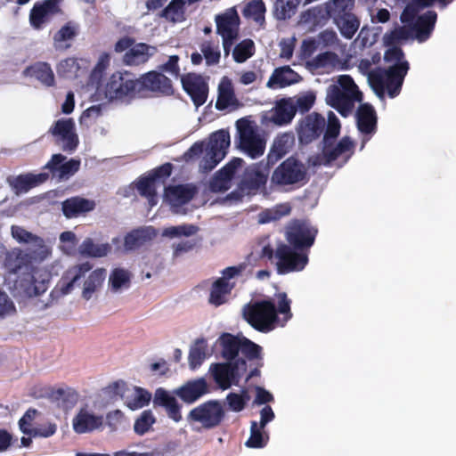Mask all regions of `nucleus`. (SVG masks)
<instances>
[{
    "instance_id": "1",
    "label": "nucleus",
    "mask_w": 456,
    "mask_h": 456,
    "mask_svg": "<svg viewBox=\"0 0 456 456\" xmlns=\"http://www.w3.org/2000/svg\"><path fill=\"white\" fill-rule=\"evenodd\" d=\"M291 300L286 292L274 294V300L264 299L247 304L243 318L256 330L267 333L276 327H284L292 318Z\"/></svg>"
},
{
    "instance_id": "2",
    "label": "nucleus",
    "mask_w": 456,
    "mask_h": 456,
    "mask_svg": "<svg viewBox=\"0 0 456 456\" xmlns=\"http://www.w3.org/2000/svg\"><path fill=\"white\" fill-rule=\"evenodd\" d=\"M355 0H329L324 6L310 9L308 14L315 20L332 19L340 34L351 39L360 27V20L354 13Z\"/></svg>"
},
{
    "instance_id": "3",
    "label": "nucleus",
    "mask_w": 456,
    "mask_h": 456,
    "mask_svg": "<svg viewBox=\"0 0 456 456\" xmlns=\"http://www.w3.org/2000/svg\"><path fill=\"white\" fill-rule=\"evenodd\" d=\"M260 259L274 264L278 274L283 275L302 271L308 263L305 253L294 249L289 244L280 242L274 248L270 243L263 246Z\"/></svg>"
},
{
    "instance_id": "4",
    "label": "nucleus",
    "mask_w": 456,
    "mask_h": 456,
    "mask_svg": "<svg viewBox=\"0 0 456 456\" xmlns=\"http://www.w3.org/2000/svg\"><path fill=\"white\" fill-rule=\"evenodd\" d=\"M105 94L110 100L130 102L140 97L139 78L129 71H117L108 79L105 86Z\"/></svg>"
},
{
    "instance_id": "5",
    "label": "nucleus",
    "mask_w": 456,
    "mask_h": 456,
    "mask_svg": "<svg viewBox=\"0 0 456 456\" xmlns=\"http://www.w3.org/2000/svg\"><path fill=\"white\" fill-rule=\"evenodd\" d=\"M410 65L408 61L395 63L384 71V76L379 73L370 75V80L373 88L377 91L387 89L390 98L397 96L402 89L403 80L408 73Z\"/></svg>"
},
{
    "instance_id": "6",
    "label": "nucleus",
    "mask_w": 456,
    "mask_h": 456,
    "mask_svg": "<svg viewBox=\"0 0 456 456\" xmlns=\"http://www.w3.org/2000/svg\"><path fill=\"white\" fill-rule=\"evenodd\" d=\"M307 180V167L293 156L282 161L271 176L272 183L280 186L305 184Z\"/></svg>"
},
{
    "instance_id": "7",
    "label": "nucleus",
    "mask_w": 456,
    "mask_h": 456,
    "mask_svg": "<svg viewBox=\"0 0 456 456\" xmlns=\"http://www.w3.org/2000/svg\"><path fill=\"white\" fill-rule=\"evenodd\" d=\"M230 146V134L221 129L213 133L206 148V154L200 161V167L204 172H210L225 157Z\"/></svg>"
},
{
    "instance_id": "8",
    "label": "nucleus",
    "mask_w": 456,
    "mask_h": 456,
    "mask_svg": "<svg viewBox=\"0 0 456 456\" xmlns=\"http://www.w3.org/2000/svg\"><path fill=\"white\" fill-rule=\"evenodd\" d=\"M210 370L215 382L220 388L226 390L232 384H239L247 370V362L243 358H239L234 362L213 363L210 366Z\"/></svg>"
},
{
    "instance_id": "9",
    "label": "nucleus",
    "mask_w": 456,
    "mask_h": 456,
    "mask_svg": "<svg viewBox=\"0 0 456 456\" xmlns=\"http://www.w3.org/2000/svg\"><path fill=\"white\" fill-rule=\"evenodd\" d=\"M225 417V411L221 403L217 400L207 401L191 410L188 420L199 422L205 429H212L218 427Z\"/></svg>"
},
{
    "instance_id": "10",
    "label": "nucleus",
    "mask_w": 456,
    "mask_h": 456,
    "mask_svg": "<svg viewBox=\"0 0 456 456\" xmlns=\"http://www.w3.org/2000/svg\"><path fill=\"white\" fill-rule=\"evenodd\" d=\"M318 230L309 223L302 220H294L287 227L285 238L294 249L302 251L310 248L315 240Z\"/></svg>"
},
{
    "instance_id": "11",
    "label": "nucleus",
    "mask_w": 456,
    "mask_h": 456,
    "mask_svg": "<svg viewBox=\"0 0 456 456\" xmlns=\"http://www.w3.org/2000/svg\"><path fill=\"white\" fill-rule=\"evenodd\" d=\"M239 132L238 147L252 159L262 156L265 152V142L256 134L255 129L246 120L237 122Z\"/></svg>"
},
{
    "instance_id": "12",
    "label": "nucleus",
    "mask_w": 456,
    "mask_h": 456,
    "mask_svg": "<svg viewBox=\"0 0 456 456\" xmlns=\"http://www.w3.org/2000/svg\"><path fill=\"white\" fill-rule=\"evenodd\" d=\"M138 78L140 97L148 93L155 95H171L174 93L171 80L161 72L149 71Z\"/></svg>"
},
{
    "instance_id": "13",
    "label": "nucleus",
    "mask_w": 456,
    "mask_h": 456,
    "mask_svg": "<svg viewBox=\"0 0 456 456\" xmlns=\"http://www.w3.org/2000/svg\"><path fill=\"white\" fill-rule=\"evenodd\" d=\"M61 0H43L36 2L29 12L30 26L37 30L44 28L52 18L61 13Z\"/></svg>"
},
{
    "instance_id": "14",
    "label": "nucleus",
    "mask_w": 456,
    "mask_h": 456,
    "mask_svg": "<svg viewBox=\"0 0 456 456\" xmlns=\"http://www.w3.org/2000/svg\"><path fill=\"white\" fill-rule=\"evenodd\" d=\"M181 82L183 89L196 107L205 104L208 95V84L201 75L187 73L181 76Z\"/></svg>"
},
{
    "instance_id": "15",
    "label": "nucleus",
    "mask_w": 456,
    "mask_h": 456,
    "mask_svg": "<svg viewBox=\"0 0 456 456\" xmlns=\"http://www.w3.org/2000/svg\"><path fill=\"white\" fill-rule=\"evenodd\" d=\"M325 126V119L321 114L317 112L308 114L299 123L297 128L299 141L305 144L312 142L323 134Z\"/></svg>"
},
{
    "instance_id": "16",
    "label": "nucleus",
    "mask_w": 456,
    "mask_h": 456,
    "mask_svg": "<svg viewBox=\"0 0 456 456\" xmlns=\"http://www.w3.org/2000/svg\"><path fill=\"white\" fill-rule=\"evenodd\" d=\"M197 188L194 184L168 185L165 188V200L171 206L174 213H178V208L189 203L197 194Z\"/></svg>"
},
{
    "instance_id": "17",
    "label": "nucleus",
    "mask_w": 456,
    "mask_h": 456,
    "mask_svg": "<svg viewBox=\"0 0 456 456\" xmlns=\"http://www.w3.org/2000/svg\"><path fill=\"white\" fill-rule=\"evenodd\" d=\"M360 97L343 91L338 86L331 85L327 91L326 102L341 116L347 117L353 110L354 101Z\"/></svg>"
},
{
    "instance_id": "18",
    "label": "nucleus",
    "mask_w": 456,
    "mask_h": 456,
    "mask_svg": "<svg viewBox=\"0 0 456 456\" xmlns=\"http://www.w3.org/2000/svg\"><path fill=\"white\" fill-rule=\"evenodd\" d=\"M49 132L53 136H59L63 142L62 150L73 151L78 144L75 133V122L72 118H61L54 122Z\"/></svg>"
},
{
    "instance_id": "19",
    "label": "nucleus",
    "mask_w": 456,
    "mask_h": 456,
    "mask_svg": "<svg viewBox=\"0 0 456 456\" xmlns=\"http://www.w3.org/2000/svg\"><path fill=\"white\" fill-rule=\"evenodd\" d=\"M93 265L89 262L70 266L62 275L55 287V290H60L61 295L70 293L78 281L83 278L86 273L91 271Z\"/></svg>"
},
{
    "instance_id": "20",
    "label": "nucleus",
    "mask_w": 456,
    "mask_h": 456,
    "mask_svg": "<svg viewBox=\"0 0 456 456\" xmlns=\"http://www.w3.org/2000/svg\"><path fill=\"white\" fill-rule=\"evenodd\" d=\"M153 406L155 408H164L168 418L173 419L175 422H179L183 419L181 404H179L176 398L172 394L163 387H159L155 390Z\"/></svg>"
},
{
    "instance_id": "21",
    "label": "nucleus",
    "mask_w": 456,
    "mask_h": 456,
    "mask_svg": "<svg viewBox=\"0 0 456 456\" xmlns=\"http://www.w3.org/2000/svg\"><path fill=\"white\" fill-rule=\"evenodd\" d=\"M207 393L208 386L204 378L189 380L173 391L174 395L186 403H193Z\"/></svg>"
},
{
    "instance_id": "22",
    "label": "nucleus",
    "mask_w": 456,
    "mask_h": 456,
    "mask_svg": "<svg viewBox=\"0 0 456 456\" xmlns=\"http://www.w3.org/2000/svg\"><path fill=\"white\" fill-rule=\"evenodd\" d=\"M244 163L240 158H233L225 166L219 169L211 181V188L215 191H225L231 186L236 170Z\"/></svg>"
},
{
    "instance_id": "23",
    "label": "nucleus",
    "mask_w": 456,
    "mask_h": 456,
    "mask_svg": "<svg viewBox=\"0 0 456 456\" xmlns=\"http://www.w3.org/2000/svg\"><path fill=\"white\" fill-rule=\"evenodd\" d=\"M272 166L263 165V161L248 168L241 181V188L248 191H257L265 187L269 175V168Z\"/></svg>"
},
{
    "instance_id": "24",
    "label": "nucleus",
    "mask_w": 456,
    "mask_h": 456,
    "mask_svg": "<svg viewBox=\"0 0 456 456\" xmlns=\"http://www.w3.org/2000/svg\"><path fill=\"white\" fill-rule=\"evenodd\" d=\"M48 179L49 174L45 172L39 174L27 173L8 178V183L16 194H20L43 184Z\"/></svg>"
},
{
    "instance_id": "25",
    "label": "nucleus",
    "mask_w": 456,
    "mask_h": 456,
    "mask_svg": "<svg viewBox=\"0 0 456 456\" xmlns=\"http://www.w3.org/2000/svg\"><path fill=\"white\" fill-rule=\"evenodd\" d=\"M157 53V47L145 43L134 44L125 53L122 62L127 66H138L146 63Z\"/></svg>"
},
{
    "instance_id": "26",
    "label": "nucleus",
    "mask_w": 456,
    "mask_h": 456,
    "mask_svg": "<svg viewBox=\"0 0 456 456\" xmlns=\"http://www.w3.org/2000/svg\"><path fill=\"white\" fill-rule=\"evenodd\" d=\"M37 397H47L51 402L55 403L59 408L68 411L74 407L77 401V394L70 389L58 388L53 389L51 387L44 389Z\"/></svg>"
},
{
    "instance_id": "27",
    "label": "nucleus",
    "mask_w": 456,
    "mask_h": 456,
    "mask_svg": "<svg viewBox=\"0 0 456 456\" xmlns=\"http://www.w3.org/2000/svg\"><path fill=\"white\" fill-rule=\"evenodd\" d=\"M216 33L218 35H238L240 23L235 7L228 8L224 12L216 15Z\"/></svg>"
},
{
    "instance_id": "28",
    "label": "nucleus",
    "mask_w": 456,
    "mask_h": 456,
    "mask_svg": "<svg viewBox=\"0 0 456 456\" xmlns=\"http://www.w3.org/2000/svg\"><path fill=\"white\" fill-rule=\"evenodd\" d=\"M295 137L292 133H284L276 136L266 157L268 166H273L292 148Z\"/></svg>"
},
{
    "instance_id": "29",
    "label": "nucleus",
    "mask_w": 456,
    "mask_h": 456,
    "mask_svg": "<svg viewBox=\"0 0 456 456\" xmlns=\"http://www.w3.org/2000/svg\"><path fill=\"white\" fill-rule=\"evenodd\" d=\"M436 19L437 14L435 11H428L417 18L411 27V30L414 33L415 38L419 43L425 42L430 37L435 28Z\"/></svg>"
},
{
    "instance_id": "30",
    "label": "nucleus",
    "mask_w": 456,
    "mask_h": 456,
    "mask_svg": "<svg viewBox=\"0 0 456 456\" xmlns=\"http://www.w3.org/2000/svg\"><path fill=\"white\" fill-rule=\"evenodd\" d=\"M358 130L364 134H374L377 130V115L370 103L361 104L356 111Z\"/></svg>"
},
{
    "instance_id": "31",
    "label": "nucleus",
    "mask_w": 456,
    "mask_h": 456,
    "mask_svg": "<svg viewBox=\"0 0 456 456\" xmlns=\"http://www.w3.org/2000/svg\"><path fill=\"white\" fill-rule=\"evenodd\" d=\"M354 146V142L348 136L343 137L336 145H332L330 142L324 143L322 149V156L325 159L324 164L329 165L348 152L349 154L346 158V161L353 154Z\"/></svg>"
},
{
    "instance_id": "32",
    "label": "nucleus",
    "mask_w": 456,
    "mask_h": 456,
    "mask_svg": "<svg viewBox=\"0 0 456 456\" xmlns=\"http://www.w3.org/2000/svg\"><path fill=\"white\" fill-rule=\"evenodd\" d=\"M79 34V25L73 21H67L61 28L53 35V44L56 50H68L71 47V41H73Z\"/></svg>"
},
{
    "instance_id": "33",
    "label": "nucleus",
    "mask_w": 456,
    "mask_h": 456,
    "mask_svg": "<svg viewBox=\"0 0 456 456\" xmlns=\"http://www.w3.org/2000/svg\"><path fill=\"white\" fill-rule=\"evenodd\" d=\"M95 203L81 197H71L61 203V210L67 218L77 217L94 210Z\"/></svg>"
},
{
    "instance_id": "34",
    "label": "nucleus",
    "mask_w": 456,
    "mask_h": 456,
    "mask_svg": "<svg viewBox=\"0 0 456 456\" xmlns=\"http://www.w3.org/2000/svg\"><path fill=\"white\" fill-rule=\"evenodd\" d=\"M297 113V107L294 106L292 99H281L274 108L271 121L277 126H286L289 124Z\"/></svg>"
},
{
    "instance_id": "35",
    "label": "nucleus",
    "mask_w": 456,
    "mask_h": 456,
    "mask_svg": "<svg viewBox=\"0 0 456 456\" xmlns=\"http://www.w3.org/2000/svg\"><path fill=\"white\" fill-rule=\"evenodd\" d=\"M240 106L236 98L232 82L224 77L218 86V96L216 102V108L218 110H224L228 107L237 109Z\"/></svg>"
},
{
    "instance_id": "36",
    "label": "nucleus",
    "mask_w": 456,
    "mask_h": 456,
    "mask_svg": "<svg viewBox=\"0 0 456 456\" xmlns=\"http://www.w3.org/2000/svg\"><path fill=\"white\" fill-rule=\"evenodd\" d=\"M217 341L222 348L221 354L224 359L230 362L238 359L241 348V337L225 332L219 337Z\"/></svg>"
},
{
    "instance_id": "37",
    "label": "nucleus",
    "mask_w": 456,
    "mask_h": 456,
    "mask_svg": "<svg viewBox=\"0 0 456 456\" xmlns=\"http://www.w3.org/2000/svg\"><path fill=\"white\" fill-rule=\"evenodd\" d=\"M102 423V417L89 413L86 410H80L72 421L73 428L77 434L93 431L98 428Z\"/></svg>"
},
{
    "instance_id": "38",
    "label": "nucleus",
    "mask_w": 456,
    "mask_h": 456,
    "mask_svg": "<svg viewBox=\"0 0 456 456\" xmlns=\"http://www.w3.org/2000/svg\"><path fill=\"white\" fill-rule=\"evenodd\" d=\"M299 79L300 76L289 66H283L274 69L267 82V86L271 87L275 85L280 88H283L297 83Z\"/></svg>"
},
{
    "instance_id": "39",
    "label": "nucleus",
    "mask_w": 456,
    "mask_h": 456,
    "mask_svg": "<svg viewBox=\"0 0 456 456\" xmlns=\"http://www.w3.org/2000/svg\"><path fill=\"white\" fill-rule=\"evenodd\" d=\"M28 76L37 78L45 86L54 85V74L49 63L45 61L36 62L25 69Z\"/></svg>"
},
{
    "instance_id": "40",
    "label": "nucleus",
    "mask_w": 456,
    "mask_h": 456,
    "mask_svg": "<svg viewBox=\"0 0 456 456\" xmlns=\"http://www.w3.org/2000/svg\"><path fill=\"white\" fill-rule=\"evenodd\" d=\"M235 284L224 282V279L215 281L210 289L208 302L210 305L219 306L226 302V297L231 294Z\"/></svg>"
},
{
    "instance_id": "41",
    "label": "nucleus",
    "mask_w": 456,
    "mask_h": 456,
    "mask_svg": "<svg viewBox=\"0 0 456 456\" xmlns=\"http://www.w3.org/2000/svg\"><path fill=\"white\" fill-rule=\"evenodd\" d=\"M106 277V270L98 268L91 272L87 279L84 282L82 297L86 300H89L93 294L96 292L102 286Z\"/></svg>"
},
{
    "instance_id": "42",
    "label": "nucleus",
    "mask_w": 456,
    "mask_h": 456,
    "mask_svg": "<svg viewBox=\"0 0 456 456\" xmlns=\"http://www.w3.org/2000/svg\"><path fill=\"white\" fill-rule=\"evenodd\" d=\"M16 282L23 294L28 297L39 296L47 289V283L45 281L37 282L34 275L30 273H27Z\"/></svg>"
},
{
    "instance_id": "43",
    "label": "nucleus",
    "mask_w": 456,
    "mask_h": 456,
    "mask_svg": "<svg viewBox=\"0 0 456 456\" xmlns=\"http://www.w3.org/2000/svg\"><path fill=\"white\" fill-rule=\"evenodd\" d=\"M152 234L147 229H135L125 236L124 245L128 250L136 249L150 241Z\"/></svg>"
},
{
    "instance_id": "44",
    "label": "nucleus",
    "mask_w": 456,
    "mask_h": 456,
    "mask_svg": "<svg viewBox=\"0 0 456 456\" xmlns=\"http://www.w3.org/2000/svg\"><path fill=\"white\" fill-rule=\"evenodd\" d=\"M301 0H276L274 15L280 20L290 19L297 12Z\"/></svg>"
},
{
    "instance_id": "45",
    "label": "nucleus",
    "mask_w": 456,
    "mask_h": 456,
    "mask_svg": "<svg viewBox=\"0 0 456 456\" xmlns=\"http://www.w3.org/2000/svg\"><path fill=\"white\" fill-rule=\"evenodd\" d=\"M110 250L109 244H95L91 238H86L79 246V253L85 256L102 257Z\"/></svg>"
},
{
    "instance_id": "46",
    "label": "nucleus",
    "mask_w": 456,
    "mask_h": 456,
    "mask_svg": "<svg viewBox=\"0 0 456 456\" xmlns=\"http://www.w3.org/2000/svg\"><path fill=\"white\" fill-rule=\"evenodd\" d=\"M263 429L264 428H260L256 421H251L250 436L246 441L245 445L248 448L265 447L269 440V436L267 433L263 432Z\"/></svg>"
},
{
    "instance_id": "47",
    "label": "nucleus",
    "mask_w": 456,
    "mask_h": 456,
    "mask_svg": "<svg viewBox=\"0 0 456 456\" xmlns=\"http://www.w3.org/2000/svg\"><path fill=\"white\" fill-rule=\"evenodd\" d=\"M28 263V256L21 250L9 252L4 259V266L11 273H17Z\"/></svg>"
},
{
    "instance_id": "48",
    "label": "nucleus",
    "mask_w": 456,
    "mask_h": 456,
    "mask_svg": "<svg viewBox=\"0 0 456 456\" xmlns=\"http://www.w3.org/2000/svg\"><path fill=\"white\" fill-rule=\"evenodd\" d=\"M12 236L19 243L32 244L34 246L42 247L44 240L39 236L33 234L21 226L12 225L11 227Z\"/></svg>"
},
{
    "instance_id": "49",
    "label": "nucleus",
    "mask_w": 456,
    "mask_h": 456,
    "mask_svg": "<svg viewBox=\"0 0 456 456\" xmlns=\"http://www.w3.org/2000/svg\"><path fill=\"white\" fill-rule=\"evenodd\" d=\"M255 53V44L252 39L240 41L233 49L232 56L236 62L242 63Z\"/></svg>"
},
{
    "instance_id": "50",
    "label": "nucleus",
    "mask_w": 456,
    "mask_h": 456,
    "mask_svg": "<svg viewBox=\"0 0 456 456\" xmlns=\"http://www.w3.org/2000/svg\"><path fill=\"white\" fill-rule=\"evenodd\" d=\"M200 48L208 66H213L219 63L221 53L217 44L205 40L200 44Z\"/></svg>"
},
{
    "instance_id": "51",
    "label": "nucleus",
    "mask_w": 456,
    "mask_h": 456,
    "mask_svg": "<svg viewBox=\"0 0 456 456\" xmlns=\"http://www.w3.org/2000/svg\"><path fill=\"white\" fill-rule=\"evenodd\" d=\"M206 341L204 338L197 339L195 345L189 352V364L194 370L200 367L206 357Z\"/></svg>"
},
{
    "instance_id": "52",
    "label": "nucleus",
    "mask_w": 456,
    "mask_h": 456,
    "mask_svg": "<svg viewBox=\"0 0 456 456\" xmlns=\"http://www.w3.org/2000/svg\"><path fill=\"white\" fill-rule=\"evenodd\" d=\"M56 69L61 77H77V71L80 69L78 60L75 57H68L59 62Z\"/></svg>"
},
{
    "instance_id": "53",
    "label": "nucleus",
    "mask_w": 456,
    "mask_h": 456,
    "mask_svg": "<svg viewBox=\"0 0 456 456\" xmlns=\"http://www.w3.org/2000/svg\"><path fill=\"white\" fill-rule=\"evenodd\" d=\"M265 5L263 0H252L243 9V15L259 22L265 20Z\"/></svg>"
},
{
    "instance_id": "54",
    "label": "nucleus",
    "mask_w": 456,
    "mask_h": 456,
    "mask_svg": "<svg viewBox=\"0 0 456 456\" xmlns=\"http://www.w3.org/2000/svg\"><path fill=\"white\" fill-rule=\"evenodd\" d=\"M109 282L111 289L118 291L122 288H128L130 285L129 273L124 269L117 268L110 273Z\"/></svg>"
},
{
    "instance_id": "55",
    "label": "nucleus",
    "mask_w": 456,
    "mask_h": 456,
    "mask_svg": "<svg viewBox=\"0 0 456 456\" xmlns=\"http://www.w3.org/2000/svg\"><path fill=\"white\" fill-rule=\"evenodd\" d=\"M156 419L151 410L143 411L135 419L134 430L137 435L142 436L151 429Z\"/></svg>"
},
{
    "instance_id": "56",
    "label": "nucleus",
    "mask_w": 456,
    "mask_h": 456,
    "mask_svg": "<svg viewBox=\"0 0 456 456\" xmlns=\"http://www.w3.org/2000/svg\"><path fill=\"white\" fill-rule=\"evenodd\" d=\"M151 399L150 392L141 387H135L133 397L126 401V405L131 410L140 409L148 405Z\"/></svg>"
},
{
    "instance_id": "57",
    "label": "nucleus",
    "mask_w": 456,
    "mask_h": 456,
    "mask_svg": "<svg viewBox=\"0 0 456 456\" xmlns=\"http://www.w3.org/2000/svg\"><path fill=\"white\" fill-rule=\"evenodd\" d=\"M198 231H199L198 226H196L194 224H183L181 225L170 226V227L166 228L163 232V235L169 237V238L180 237V236L189 237V236H191V235H194L195 233H197Z\"/></svg>"
},
{
    "instance_id": "58",
    "label": "nucleus",
    "mask_w": 456,
    "mask_h": 456,
    "mask_svg": "<svg viewBox=\"0 0 456 456\" xmlns=\"http://www.w3.org/2000/svg\"><path fill=\"white\" fill-rule=\"evenodd\" d=\"M340 123L337 116L330 111L325 131H323V143L335 140L340 133Z\"/></svg>"
},
{
    "instance_id": "59",
    "label": "nucleus",
    "mask_w": 456,
    "mask_h": 456,
    "mask_svg": "<svg viewBox=\"0 0 456 456\" xmlns=\"http://www.w3.org/2000/svg\"><path fill=\"white\" fill-rule=\"evenodd\" d=\"M155 181L149 175L141 176L136 183V188L141 196L146 197L152 201L156 197Z\"/></svg>"
},
{
    "instance_id": "60",
    "label": "nucleus",
    "mask_w": 456,
    "mask_h": 456,
    "mask_svg": "<svg viewBox=\"0 0 456 456\" xmlns=\"http://www.w3.org/2000/svg\"><path fill=\"white\" fill-rule=\"evenodd\" d=\"M38 414L37 410L29 408L26 411L24 415L19 420V427L20 431L28 436H37L36 429L32 428V423L36 418V416Z\"/></svg>"
},
{
    "instance_id": "61",
    "label": "nucleus",
    "mask_w": 456,
    "mask_h": 456,
    "mask_svg": "<svg viewBox=\"0 0 456 456\" xmlns=\"http://www.w3.org/2000/svg\"><path fill=\"white\" fill-rule=\"evenodd\" d=\"M338 61V55L333 52H325L316 55L311 61L315 69L333 68Z\"/></svg>"
},
{
    "instance_id": "62",
    "label": "nucleus",
    "mask_w": 456,
    "mask_h": 456,
    "mask_svg": "<svg viewBox=\"0 0 456 456\" xmlns=\"http://www.w3.org/2000/svg\"><path fill=\"white\" fill-rule=\"evenodd\" d=\"M61 248L67 255H74L77 250L78 240L71 231H66L60 235Z\"/></svg>"
},
{
    "instance_id": "63",
    "label": "nucleus",
    "mask_w": 456,
    "mask_h": 456,
    "mask_svg": "<svg viewBox=\"0 0 456 456\" xmlns=\"http://www.w3.org/2000/svg\"><path fill=\"white\" fill-rule=\"evenodd\" d=\"M262 347L245 337H241L240 352L249 361L261 357Z\"/></svg>"
},
{
    "instance_id": "64",
    "label": "nucleus",
    "mask_w": 456,
    "mask_h": 456,
    "mask_svg": "<svg viewBox=\"0 0 456 456\" xmlns=\"http://www.w3.org/2000/svg\"><path fill=\"white\" fill-rule=\"evenodd\" d=\"M249 396L246 391H244L242 395L232 392L226 396L229 408L235 412L241 411L245 408Z\"/></svg>"
}]
</instances>
